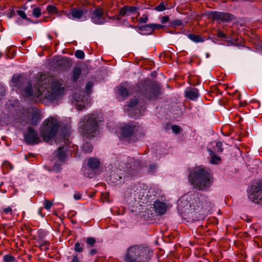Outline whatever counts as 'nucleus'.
Segmentation results:
<instances>
[{
    "label": "nucleus",
    "mask_w": 262,
    "mask_h": 262,
    "mask_svg": "<svg viewBox=\"0 0 262 262\" xmlns=\"http://www.w3.org/2000/svg\"><path fill=\"white\" fill-rule=\"evenodd\" d=\"M33 91L31 85L25 90L27 96L34 98H46L54 101L61 98L64 95V88L58 80L45 74H40Z\"/></svg>",
    "instance_id": "1"
},
{
    "label": "nucleus",
    "mask_w": 262,
    "mask_h": 262,
    "mask_svg": "<svg viewBox=\"0 0 262 262\" xmlns=\"http://www.w3.org/2000/svg\"><path fill=\"white\" fill-rule=\"evenodd\" d=\"M103 121L101 114H89L81 119L78 129L83 137L92 139L99 135V126Z\"/></svg>",
    "instance_id": "2"
},
{
    "label": "nucleus",
    "mask_w": 262,
    "mask_h": 262,
    "mask_svg": "<svg viewBox=\"0 0 262 262\" xmlns=\"http://www.w3.org/2000/svg\"><path fill=\"white\" fill-rule=\"evenodd\" d=\"M212 175L201 167L193 168L188 176L190 185L195 189L204 191L211 186L212 183Z\"/></svg>",
    "instance_id": "3"
},
{
    "label": "nucleus",
    "mask_w": 262,
    "mask_h": 262,
    "mask_svg": "<svg viewBox=\"0 0 262 262\" xmlns=\"http://www.w3.org/2000/svg\"><path fill=\"white\" fill-rule=\"evenodd\" d=\"M152 252L148 247L135 245L130 247L125 254L126 262H141L148 261Z\"/></svg>",
    "instance_id": "4"
},
{
    "label": "nucleus",
    "mask_w": 262,
    "mask_h": 262,
    "mask_svg": "<svg viewBox=\"0 0 262 262\" xmlns=\"http://www.w3.org/2000/svg\"><path fill=\"white\" fill-rule=\"evenodd\" d=\"M42 125L40 134L43 140L48 142L57 133L59 127V121L56 118L50 117L45 120Z\"/></svg>",
    "instance_id": "5"
},
{
    "label": "nucleus",
    "mask_w": 262,
    "mask_h": 262,
    "mask_svg": "<svg viewBox=\"0 0 262 262\" xmlns=\"http://www.w3.org/2000/svg\"><path fill=\"white\" fill-rule=\"evenodd\" d=\"M206 200V197L201 194L196 193L191 202L188 201L187 195H184L178 201V209L182 212H186L189 208L195 210L203 205V201Z\"/></svg>",
    "instance_id": "6"
},
{
    "label": "nucleus",
    "mask_w": 262,
    "mask_h": 262,
    "mask_svg": "<svg viewBox=\"0 0 262 262\" xmlns=\"http://www.w3.org/2000/svg\"><path fill=\"white\" fill-rule=\"evenodd\" d=\"M140 93L147 99L152 100L156 99L159 96L160 90L158 84L149 83L142 85Z\"/></svg>",
    "instance_id": "7"
},
{
    "label": "nucleus",
    "mask_w": 262,
    "mask_h": 262,
    "mask_svg": "<svg viewBox=\"0 0 262 262\" xmlns=\"http://www.w3.org/2000/svg\"><path fill=\"white\" fill-rule=\"evenodd\" d=\"M249 198L255 203L262 204V181L252 186Z\"/></svg>",
    "instance_id": "8"
},
{
    "label": "nucleus",
    "mask_w": 262,
    "mask_h": 262,
    "mask_svg": "<svg viewBox=\"0 0 262 262\" xmlns=\"http://www.w3.org/2000/svg\"><path fill=\"white\" fill-rule=\"evenodd\" d=\"M209 18L223 22H229L233 19V15L225 12L212 11L208 15Z\"/></svg>",
    "instance_id": "9"
},
{
    "label": "nucleus",
    "mask_w": 262,
    "mask_h": 262,
    "mask_svg": "<svg viewBox=\"0 0 262 262\" xmlns=\"http://www.w3.org/2000/svg\"><path fill=\"white\" fill-rule=\"evenodd\" d=\"M92 21L97 25H102L106 22L104 12L101 7L95 9L91 14Z\"/></svg>",
    "instance_id": "10"
},
{
    "label": "nucleus",
    "mask_w": 262,
    "mask_h": 262,
    "mask_svg": "<svg viewBox=\"0 0 262 262\" xmlns=\"http://www.w3.org/2000/svg\"><path fill=\"white\" fill-rule=\"evenodd\" d=\"M25 139L30 144H37L40 142L37 133L31 127L28 128V132L25 136Z\"/></svg>",
    "instance_id": "11"
},
{
    "label": "nucleus",
    "mask_w": 262,
    "mask_h": 262,
    "mask_svg": "<svg viewBox=\"0 0 262 262\" xmlns=\"http://www.w3.org/2000/svg\"><path fill=\"white\" fill-rule=\"evenodd\" d=\"M94 85V83L92 81L88 82L85 85V91L82 92V96L79 97L77 98L76 95H75L74 98L75 100L77 101H81L83 102V104L84 103H86L88 101L89 97H90V95L92 92V89Z\"/></svg>",
    "instance_id": "12"
},
{
    "label": "nucleus",
    "mask_w": 262,
    "mask_h": 262,
    "mask_svg": "<svg viewBox=\"0 0 262 262\" xmlns=\"http://www.w3.org/2000/svg\"><path fill=\"white\" fill-rule=\"evenodd\" d=\"M126 171L128 172H130L132 170H136L144 166V163L141 162V161L136 160L133 158L128 157L126 160Z\"/></svg>",
    "instance_id": "13"
},
{
    "label": "nucleus",
    "mask_w": 262,
    "mask_h": 262,
    "mask_svg": "<svg viewBox=\"0 0 262 262\" xmlns=\"http://www.w3.org/2000/svg\"><path fill=\"white\" fill-rule=\"evenodd\" d=\"M138 127L135 125H127L124 126L122 129L121 136L124 138H129L133 136L136 131L137 130Z\"/></svg>",
    "instance_id": "14"
},
{
    "label": "nucleus",
    "mask_w": 262,
    "mask_h": 262,
    "mask_svg": "<svg viewBox=\"0 0 262 262\" xmlns=\"http://www.w3.org/2000/svg\"><path fill=\"white\" fill-rule=\"evenodd\" d=\"M132 90L131 85L128 83H124L118 88V93L122 97H127L129 96V91Z\"/></svg>",
    "instance_id": "15"
},
{
    "label": "nucleus",
    "mask_w": 262,
    "mask_h": 262,
    "mask_svg": "<svg viewBox=\"0 0 262 262\" xmlns=\"http://www.w3.org/2000/svg\"><path fill=\"white\" fill-rule=\"evenodd\" d=\"M154 208L156 213L162 215L165 213L167 209V205L161 201H155L154 204Z\"/></svg>",
    "instance_id": "16"
},
{
    "label": "nucleus",
    "mask_w": 262,
    "mask_h": 262,
    "mask_svg": "<svg viewBox=\"0 0 262 262\" xmlns=\"http://www.w3.org/2000/svg\"><path fill=\"white\" fill-rule=\"evenodd\" d=\"M185 96L190 100H195L199 96L198 90L195 88H188L185 91Z\"/></svg>",
    "instance_id": "17"
},
{
    "label": "nucleus",
    "mask_w": 262,
    "mask_h": 262,
    "mask_svg": "<svg viewBox=\"0 0 262 262\" xmlns=\"http://www.w3.org/2000/svg\"><path fill=\"white\" fill-rule=\"evenodd\" d=\"M84 12L83 10L78 8L73 9L68 17L70 19H80L84 15Z\"/></svg>",
    "instance_id": "18"
},
{
    "label": "nucleus",
    "mask_w": 262,
    "mask_h": 262,
    "mask_svg": "<svg viewBox=\"0 0 262 262\" xmlns=\"http://www.w3.org/2000/svg\"><path fill=\"white\" fill-rule=\"evenodd\" d=\"M40 120V113L38 110H33L31 113V121L30 124H36Z\"/></svg>",
    "instance_id": "19"
},
{
    "label": "nucleus",
    "mask_w": 262,
    "mask_h": 262,
    "mask_svg": "<svg viewBox=\"0 0 262 262\" xmlns=\"http://www.w3.org/2000/svg\"><path fill=\"white\" fill-rule=\"evenodd\" d=\"M71 134V127L69 125L66 126L61 129L60 136L64 143L68 141V137Z\"/></svg>",
    "instance_id": "20"
},
{
    "label": "nucleus",
    "mask_w": 262,
    "mask_h": 262,
    "mask_svg": "<svg viewBox=\"0 0 262 262\" xmlns=\"http://www.w3.org/2000/svg\"><path fill=\"white\" fill-rule=\"evenodd\" d=\"M88 165L91 169H96L99 166L100 162L97 159L92 158L89 159Z\"/></svg>",
    "instance_id": "21"
},
{
    "label": "nucleus",
    "mask_w": 262,
    "mask_h": 262,
    "mask_svg": "<svg viewBox=\"0 0 262 262\" xmlns=\"http://www.w3.org/2000/svg\"><path fill=\"white\" fill-rule=\"evenodd\" d=\"M56 155L60 161L64 160L67 156L64 147L62 146L58 148Z\"/></svg>",
    "instance_id": "22"
},
{
    "label": "nucleus",
    "mask_w": 262,
    "mask_h": 262,
    "mask_svg": "<svg viewBox=\"0 0 262 262\" xmlns=\"http://www.w3.org/2000/svg\"><path fill=\"white\" fill-rule=\"evenodd\" d=\"M168 3L167 2H162L155 8V10L158 12H162L168 9Z\"/></svg>",
    "instance_id": "23"
},
{
    "label": "nucleus",
    "mask_w": 262,
    "mask_h": 262,
    "mask_svg": "<svg viewBox=\"0 0 262 262\" xmlns=\"http://www.w3.org/2000/svg\"><path fill=\"white\" fill-rule=\"evenodd\" d=\"M188 37L191 40L195 42H200L204 41V39L200 35L189 34L188 35Z\"/></svg>",
    "instance_id": "24"
},
{
    "label": "nucleus",
    "mask_w": 262,
    "mask_h": 262,
    "mask_svg": "<svg viewBox=\"0 0 262 262\" xmlns=\"http://www.w3.org/2000/svg\"><path fill=\"white\" fill-rule=\"evenodd\" d=\"M93 149V146L88 142H85L82 147V151L84 153H90L92 151Z\"/></svg>",
    "instance_id": "25"
},
{
    "label": "nucleus",
    "mask_w": 262,
    "mask_h": 262,
    "mask_svg": "<svg viewBox=\"0 0 262 262\" xmlns=\"http://www.w3.org/2000/svg\"><path fill=\"white\" fill-rule=\"evenodd\" d=\"M81 74V70L80 68H76L73 70L72 79L74 81H77Z\"/></svg>",
    "instance_id": "26"
},
{
    "label": "nucleus",
    "mask_w": 262,
    "mask_h": 262,
    "mask_svg": "<svg viewBox=\"0 0 262 262\" xmlns=\"http://www.w3.org/2000/svg\"><path fill=\"white\" fill-rule=\"evenodd\" d=\"M4 262H17L15 258L10 254H6L3 256Z\"/></svg>",
    "instance_id": "27"
},
{
    "label": "nucleus",
    "mask_w": 262,
    "mask_h": 262,
    "mask_svg": "<svg viewBox=\"0 0 262 262\" xmlns=\"http://www.w3.org/2000/svg\"><path fill=\"white\" fill-rule=\"evenodd\" d=\"M50 245L48 241H45L39 245V248L41 251H47L50 249Z\"/></svg>",
    "instance_id": "28"
},
{
    "label": "nucleus",
    "mask_w": 262,
    "mask_h": 262,
    "mask_svg": "<svg viewBox=\"0 0 262 262\" xmlns=\"http://www.w3.org/2000/svg\"><path fill=\"white\" fill-rule=\"evenodd\" d=\"M83 250V244L79 242H76L74 245V250L78 253H81Z\"/></svg>",
    "instance_id": "29"
},
{
    "label": "nucleus",
    "mask_w": 262,
    "mask_h": 262,
    "mask_svg": "<svg viewBox=\"0 0 262 262\" xmlns=\"http://www.w3.org/2000/svg\"><path fill=\"white\" fill-rule=\"evenodd\" d=\"M32 14L36 18L39 17L41 15V9L38 7H35L33 9Z\"/></svg>",
    "instance_id": "30"
},
{
    "label": "nucleus",
    "mask_w": 262,
    "mask_h": 262,
    "mask_svg": "<svg viewBox=\"0 0 262 262\" xmlns=\"http://www.w3.org/2000/svg\"><path fill=\"white\" fill-rule=\"evenodd\" d=\"M17 14L22 18L26 19L30 22H32L33 23H35V22L32 21L30 18H28L27 17V15L25 13V12L22 10H17L16 11Z\"/></svg>",
    "instance_id": "31"
},
{
    "label": "nucleus",
    "mask_w": 262,
    "mask_h": 262,
    "mask_svg": "<svg viewBox=\"0 0 262 262\" xmlns=\"http://www.w3.org/2000/svg\"><path fill=\"white\" fill-rule=\"evenodd\" d=\"M47 10L49 14H54L57 12L56 7L52 5H48L47 7Z\"/></svg>",
    "instance_id": "32"
},
{
    "label": "nucleus",
    "mask_w": 262,
    "mask_h": 262,
    "mask_svg": "<svg viewBox=\"0 0 262 262\" xmlns=\"http://www.w3.org/2000/svg\"><path fill=\"white\" fill-rule=\"evenodd\" d=\"M138 103V98L136 97L133 98L129 101L128 106L130 108L135 107Z\"/></svg>",
    "instance_id": "33"
},
{
    "label": "nucleus",
    "mask_w": 262,
    "mask_h": 262,
    "mask_svg": "<svg viewBox=\"0 0 262 262\" xmlns=\"http://www.w3.org/2000/svg\"><path fill=\"white\" fill-rule=\"evenodd\" d=\"M221 158L220 157L217 156L215 155H213L211 156L210 162L213 164H218Z\"/></svg>",
    "instance_id": "34"
},
{
    "label": "nucleus",
    "mask_w": 262,
    "mask_h": 262,
    "mask_svg": "<svg viewBox=\"0 0 262 262\" xmlns=\"http://www.w3.org/2000/svg\"><path fill=\"white\" fill-rule=\"evenodd\" d=\"M126 7L128 14L129 13H134L136 11L138 10V8L135 6L126 5Z\"/></svg>",
    "instance_id": "35"
},
{
    "label": "nucleus",
    "mask_w": 262,
    "mask_h": 262,
    "mask_svg": "<svg viewBox=\"0 0 262 262\" xmlns=\"http://www.w3.org/2000/svg\"><path fill=\"white\" fill-rule=\"evenodd\" d=\"M75 56L79 59H82L84 58V53L82 50H77L75 52Z\"/></svg>",
    "instance_id": "36"
},
{
    "label": "nucleus",
    "mask_w": 262,
    "mask_h": 262,
    "mask_svg": "<svg viewBox=\"0 0 262 262\" xmlns=\"http://www.w3.org/2000/svg\"><path fill=\"white\" fill-rule=\"evenodd\" d=\"M52 205L53 203L52 202L47 199L45 200L44 207L46 209L49 210L51 209Z\"/></svg>",
    "instance_id": "37"
},
{
    "label": "nucleus",
    "mask_w": 262,
    "mask_h": 262,
    "mask_svg": "<svg viewBox=\"0 0 262 262\" xmlns=\"http://www.w3.org/2000/svg\"><path fill=\"white\" fill-rule=\"evenodd\" d=\"M151 25L152 27L151 32H153L155 30H159L163 29L164 27V26L160 24H151Z\"/></svg>",
    "instance_id": "38"
},
{
    "label": "nucleus",
    "mask_w": 262,
    "mask_h": 262,
    "mask_svg": "<svg viewBox=\"0 0 262 262\" xmlns=\"http://www.w3.org/2000/svg\"><path fill=\"white\" fill-rule=\"evenodd\" d=\"M86 244L90 246H93L96 243V240L93 237H88L86 239Z\"/></svg>",
    "instance_id": "39"
},
{
    "label": "nucleus",
    "mask_w": 262,
    "mask_h": 262,
    "mask_svg": "<svg viewBox=\"0 0 262 262\" xmlns=\"http://www.w3.org/2000/svg\"><path fill=\"white\" fill-rule=\"evenodd\" d=\"M126 9H127L126 6H124V7L121 8L119 10L120 15L122 16H124L125 15H127L128 13Z\"/></svg>",
    "instance_id": "40"
},
{
    "label": "nucleus",
    "mask_w": 262,
    "mask_h": 262,
    "mask_svg": "<svg viewBox=\"0 0 262 262\" xmlns=\"http://www.w3.org/2000/svg\"><path fill=\"white\" fill-rule=\"evenodd\" d=\"M183 23L181 20L176 19L171 22V25L174 27L182 26Z\"/></svg>",
    "instance_id": "41"
},
{
    "label": "nucleus",
    "mask_w": 262,
    "mask_h": 262,
    "mask_svg": "<svg viewBox=\"0 0 262 262\" xmlns=\"http://www.w3.org/2000/svg\"><path fill=\"white\" fill-rule=\"evenodd\" d=\"M148 20V17L147 14H143L140 18L138 21L140 23H146Z\"/></svg>",
    "instance_id": "42"
},
{
    "label": "nucleus",
    "mask_w": 262,
    "mask_h": 262,
    "mask_svg": "<svg viewBox=\"0 0 262 262\" xmlns=\"http://www.w3.org/2000/svg\"><path fill=\"white\" fill-rule=\"evenodd\" d=\"M3 212L5 214H10L12 215L13 213L12 208L10 207H8L4 208L3 209Z\"/></svg>",
    "instance_id": "43"
},
{
    "label": "nucleus",
    "mask_w": 262,
    "mask_h": 262,
    "mask_svg": "<svg viewBox=\"0 0 262 262\" xmlns=\"http://www.w3.org/2000/svg\"><path fill=\"white\" fill-rule=\"evenodd\" d=\"M171 129H172V130L173 131V132L175 134H178L180 131V127L179 126L176 125H173L171 126Z\"/></svg>",
    "instance_id": "44"
},
{
    "label": "nucleus",
    "mask_w": 262,
    "mask_h": 262,
    "mask_svg": "<svg viewBox=\"0 0 262 262\" xmlns=\"http://www.w3.org/2000/svg\"><path fill=\"white\" fill-rule=\"evenodd\" d=\"M216 146L217 147V151L221 152L223 151V149L222 147V143L220 141H219L216 144Z\"/></svg>",
    "instance_id": "45"
},
{
    "label": "nucleus",
    "mask_w": 262,
    "mask_h": 262,
    "mask_svg": "<svg viewBox=\"0 0 262 262\" xmlns=\"http://www.w3.org/2000/svg\"><path fill=\"white\" fill-rule=\"evenodd\" d=\"M216 36L219 38H226V34L221 31V30H218L217 32Z\"/></svg>",
    "instance_id": "46"
},
{
    "label": "nucleus",
    "mask_w": 262,
    "mask_h": 262,
    "mask_svg": "<svg viewBox=\"0 0 262 262\" xmlns=\"http://www.w3.org/2000/svg\"><path fill=\"white\" fill-rule=\"evenodd\" d=\"M145 26H148V27H147V28L145 29L144 31L148 32V34H152V32H151L152 27H151V24H150L146 25Z\"/></svg>",
    "instance_id": "47"
},
{
    "label": "nucleus",
    "mask_w": 262,
    "mask_h": 262,
    "mask_svg": "<svg viewBox=\"0 0 262 262\" xmlns=\"http://www.w3.org/2000/svg\"><path fill=\"white\" fill-rule=\"evenodd\" d=\"M80 260L78 257V255L75 254L73 256V258L71 262H80Z\"/></svg>",
    "instance_id": "48"
},
{
    "label": "nucleus",
    "mask_w": 262,
    "mask_h": 262,
    "mask_svg": "<svg viewBox=\"0 0 262 262\" xmlns=\"http://www.w3.org/2000/svg\"><path fill=\"white\" fill-rule=\"evenodd\" d=\"M169 17L167 16H163L161 19V23L162 24H165L169 21Z\"/></svg>",
    "instance_id": "49"
},
{
    "label": "nucleus",
    "mask_w": 262,
    "mask_h": 262,
    "mask_svg": "<svg viewBox=\"0 0 262 262\" xmlns=\"http://www.w3.org/2000/svg\"><path fill=\"white\" fill-rule=\"evenodd\" d=\"M74 198L76 200H79L81 198V194L79 193H75L74 194Z\"/></svg>",
    "instance_id": "50"
},
{
    "label": "nucleus",
    "mask_w": 262,
    "mask_h": 262,
    "mask_svg": "<svg viewBox=\"0 0 262 262\" xmlns=\"http://www.w3.org/2000/svg\"><path fill=\"white\" fill-rule=\"evenodd\" d=\"M67 61V60L66 58H61V59L57 61V62H58V64L59 66H60L62 63H66Z\"/></svg>",
    "instance_id": "51"
},
{
    "label": "nucleus",
    "mask_w": 262,
    "mask_h": 262,
    "mask_svg": "<svg viewBox=\"0 0 262 262\" xmlns=\"http://www.w3.org/2000/svg\"><path fill=\"white\" fill-rule=\"evenodd\" d=\"M98 252V251L96 249H91L90 251V254L92 256H94L95 254H96Z\"/></svg>",
    "instance_id": "52"
},
{
    "label": "nucleus",
    "mask_w": 262,
    "mask_h": 262,
    "mask_svg": "<svg viewBox=\"0 0 262 262\" xmlns=\"http://www.w3.org/2000/svg\"><path fill=\"white\" fill-rule=\"evenodd\" d=\"M147 27H148L145 26V25L140 26V27H136V28H138L139 29V30L141 31H144L145 29L147 28Z\"/></svg>",
    "instance_id": "53"
},
{
    "label": "nucleus",
    "mask_w": 262,
    "mask_h": 262,
    "mask_svg": "<svg viewBox=\"0 0 262 262\" xmlns=\"http://www.w3.org/2000/svg\"><path fill=\"white\" fill-rule=\"evenodd\" d=\"M84 107V105L82 106L81 104H79L77 106L78 110H82Z\"/></svg>",
    "instance_id": "54"
},
{
    "label": "nucleus",
    "mask_w": 262,
    "mask_h": 262,
    "mask_svg": "<svg viewBox=\"0 0 262 262\" xmlns=\"http://www.w3.org/2000/svg\"><path fill=\"white\" fill-rule=\"evenodd\" d=\"M42 209H42V208H40L38 209V213H39L40 215H41V216H42V217H43V216H44V215H42V214H41V211H42Z\"/></svg>",
    "instance_id": "55"
},
{
    "label": "nucleus",
    "mask_w": 262,
    "mask_h": 262,
    "mask_svg": "<svg viewBox=\"0 0 262 262\" xmlns=\"http://www.w3.org/2000/svg\"><path fill=\"white\" fill-rule=\"evenodd\" d=\"M156 168V166L155 165H151L150 167V170H153V169H155Z\"/></svg>",
    "instance_id": "56"
},
{
    "label": "nucleus",
    "mask_w": 262,
    "mask_h": 262,
    "mask_svg": "<svg viewBox=\"0 0 262 262\" xmlns=\"http://www.w3.org/2000/svg\"><path fill=\"white\" fill-rule=\"evenodd\" d=\"M2 56V54L1 53H0V58H1Z\"/></svg>",
    "instance_id": "57"
},
{
    "label": "nucleus",
    "mask_w": 262,
    "mask_h": 262,
    "mask_svg": "<svg viewBox=\"0 0 262 262\" xmlns=\"http://www.w3.org/2000/svg\"><path fill=\"white\" fill-rule=\"evenodd\" d=\"M130 27H131L132 28H134V26H130Z\"/></svg>",
    "instance_id": "58"
}]
</instances>
